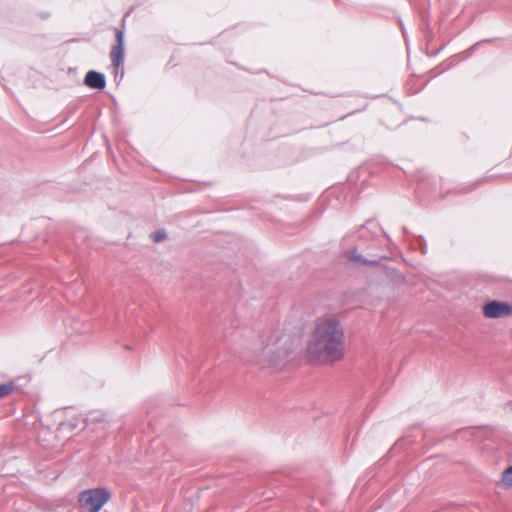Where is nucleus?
<instances>
[{
  "mask_svg": "<svg viewBox=\"0 0 512 512\" xmlns=\"http://www.w3.org/2000/svg\"><path fill=\"white\" fill-rule=\"evenodd\" d=\"M344 356L343 327L334 316L317 319L307 342L306 357L311 363L331 365Z\"/></svg>",
  "mask_w": 512,
  "mask_h": 512,
  "instance_id": "1",
  "label": "nucleus"
},
{
  "mask_svg": "<svg viewBox=\"0 0 512 512\" xmlns=\"http://www.w3.org/2000/svg\"><path fill=\"white\" fill-rule=\"evenodd\" d=\"M290 353L288 340L275 330L262 332L251 348L252 361L263 368L282 365Z\"/></svg>",
  "mask_w": 512,
  "mask_h": 512,
  "instance_id": "2",
  "label": "nucleus"
},
{
  "mask_svg": "<svg viewBox=\"0 0 512 512\" xmlns=\"http://www.w3.org/2000/svg\"><path fill=\"white\" fill-rule=\"evenodd\" d=\"M110 493L105 488L84 490L79 494L78 502L83 511L99 512L110 500Z\"/></svg>",
  "mask_w": 512,
  "mask_h": 512,
  "instance_id": "3",
  "label": "nucleus"
},
{
  "mask_svg": "<svg viewBox=\"0 0 512 512\" xmlns=\"http://www.w3.org/2000/svg\"><path fill=\"white\" fill-rule=\"evenodd\" d=\"M512 308L503 302L492 301L483 307V313L487 318H500L511 313Z\"/></svg>",
  "mask_w": 512,
  "mask_h": 512,
  "instance_id": "4",
  "label": "nucleus"
},
{
  "mask_svg": "<svg viewBox=\"0 0 512 512\" xmlns=\"http://www.w3.org/2000/svg\"><path fill=\"white\" fill-rule=\"evenodd\" d=\"M117 44L112 48L110 57L114 66L119 67L124 59V37L121 30H116Z\"/></svg>",
  "mask_w": 512,
  "mask_h": 512,
  "instance_id": "5",
  "label": "nucleus"
},
{
  "mask_svg": "<svg viewBox=\"0 0 512 512\" xmlns=\"http://www.w3.org/2000/svg\"><path fill=\"white\" fill-rule=\"evenodd\" d=\"M85 84L94 89H103L105 87V78L102 74L90 71L85 76Z\"/></svg>",
  "mask_w": 512,
  "mask_h": 512,
  "instance_id": "6",
  "label": "nucleus"
},
{
  "mask_svg": "<svg viewBox=\"0 0 512 512\" xmlns=\"http://www.w3.org/2000/svg\"><path fill=\"white\" fill-rule=\"evenodd\" d=\"M502 482L505 486L512 487V466L503 472Z\"/></svg>",
  "mask_w": 512,
  "mask_h": 512,
  "instance_id": "7",
  "label": "nucleus"
},
{
  "mask_svg": "<svg viewBox=\"0 0 512 512\" xmlns=\"http://www.w3.org/2000/svg\"><path fill=\"white\" fill-rule=\"evenodd\" d=\"M12 390V387L7 384H1L0 385V398L8 395Z\"/></svg>",
  "mask_w": 512,
  "mask_h": 512,
  "instance_id": "8",
  "label": "nucleus"
},
{
  "mask_svg": "<svg viewBox=\"0 0 512 512\" xmlns=\"http://www.w3.org/2000/svg\"><path fill=\"white\" fill-rule=\"evenodd\" d=\"M152 238L155 242H160L166 239V233L164 231H158L152 235Z\"/></svg>",
  "mask_w": 512,
  "mask_h": 512,
  "instance_id": "9",
  "label": "nucleus"
},
{
  "mask_svg": "<svg viewBox=\"0 0 512 512\" xmlns=\"http://www.w3.org/2000/svg\"><path fill=\"white\" fill-rule=\"evenodd\" d=\"M510 410H512V400L508 403Z\"/></svg>",
  "mask_w": 512,
  "mask_h": 512,
  "instance_id": "10",
  "label": "nucleus"
}]
</instances>
